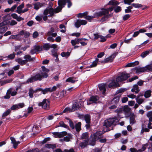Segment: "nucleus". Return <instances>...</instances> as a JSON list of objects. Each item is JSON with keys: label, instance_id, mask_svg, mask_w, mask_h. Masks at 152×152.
Returning <instances> with one entry per match:
<instances>
[{"label": "nucleus", "instance_id": "nucleus-1", "mask_svg": "<svg viewBox=\"0 0 152 152\" xmlns=\"http://www.w3.org/2000/svg\"><path fill=\"white\" fill-rule=\"evenodd\" d=\"M55 13L54 9L53 8L50 7L49 8L46 9L44 11L43 14L41 16H37L35 19L38 21H40L42 18L45 21L47 20L48 17H51L53 16Z\"/></svg>", "mask_w": 152, "mask_h": 152}, {"label": "nucleus", "instance_id": "nucleus-2", "mask_svg": "<svg viewBox=\"0 0 152 152\" xmlns=\"http://www.w3.org/2000/svg\"><path fill=\"white\" fill-rule=\"evenodd\" d=\"M48 77V75L46 73H43L41 72L37 73L34 76L28 79L26 83H29L37 80L40 81L43 78H46Z\"/></svg>", "mask_w": 152, "mask_h": 152}, {"label": "nucleus", "instance_id": "nucleus-3", "mask_svg": "<svg viewBox=\"0 0 152 152\" xmlns=\"http://www.w3.org/2000/svg\"><path fill=\"white\" fill-rule=\"evenodd\" d=\"M113 8V7H110L107 9H102L101 12L102 14V15H104V16L101 18L100 21L103 22L107 20L111 16V15L109 14V12L112 11Z\"/></svg>", "mask_w": 152, "mask_h": 152}, {"label": "nucleus", "instance_id": "nucleus-4", "mask_svg": "<svg viewBox=\"0 0 152 152\" xmlns=\"http://www.w3.org/2000/svg\"><path fill=\"white\" fill-rule=\"evenodd\" d=\"M118 122V120L116 117L110 118L104 121L103 126L108 128L113 125H116Z\"/></svg>", "mask_w": 152, "mask_h": 152}, {"label": "nucleus", "instance_id": "nucleus-5", "mask_svg": "<svg viewBox=\"0 0 152 152\" xmlns=\"http://www.w3.org/2000/svg\"><path fill=\"white\" fill-rule=\"evenodd\" d=\"M66 3L65 0H59L58 1V6L54 10L55 13H57L61 11L62 8L65 5Z\"/></svg>", "mask_w": 152, "mask_h": 152}, {"label": "nucleus", "instance_id": "nucleus-6", "mask_svg": "<svg viewBox=\"0 0 152 152\" xmlns=\"http://www.w3.org/2000/svg\"><path fill=\"white\" fill-rule=\"evenodd\" d=\"M38 105L43 109L48 110L50 108V102L48 99H45L42 102L39 103Z\"/></svg>", "mask_w": 152, "mask_h": 152}, {"label": "nucleus", "instance_id": "nucleus-7", "mask_svg": "<svg viewBox=\"0 0 152 152\" xmlns=\"http://www.w3.org/2000/svg\"><path fill=\"white\" fill-rule=\"evenodd\" d=\"M83 104V102L80 100L79 101H76L74 103L71 109V111H74L80 108Z\"/></svg>", "mask_w": 152, "mask_h": 152}, {"label": "nucleus", "instance_id": "nucleus-8", "mask_svg": "<svg viewBox=\"0 0 152 152\" xmlns=\"http://www.w3.org/2000/svg\"><path fill=\"white\" fill-rule=\"evenodd\" d=\"M129 77V74L122 72L119 74L118 76L116 78V81L119 82H121L126 80Z\"/></svg>", "mask_w": 152, "mask_h": 152}, {"label": "nucleus", "instance_id": "nucleus-9", "mask_svg": "<svg viewBox=\"0 0 152 152\" xmlns=\"http://www.w3.org/2000/svg\"><path fill=\"white\" fill-rule=\"evenodd\" d=\"M100 134L101 133L100 132H97L91 135L92 143H90L91 145H95V141L101 137V135Z\"/></svg>", "mask_w": 152, "mask_h": 152}, {"label": "nucleus", "instance_id": "nucleus-10", "mask_svg": "<svg viewBox=\"0 0 152 152\" xmlns=\"http://www.w3.org/2000/svg\"><path fill=\"white\" fill-rule=\"evenodd\" d=\"M117 55V53L116 52L114 53L109 57L105 58L103 61H102L101 62V63H104L111 62L113 61L114 58Z\"/></svg>", "mask_w": 152, "mask_h": 152}, {"label": "nucleus", "instance_id": "nucleus-11", "mask_svg": "<svg viewBox=\"0 0 152 152\" xmlns=\"http://www.w3.org/2000/svg\"><path fill=\"white\" fill-rule=\"evenodd\" d=\"M56 89V86H53L52 88H48L44 89H41L42 93L43 94H45L48 92H51L55 91Z\"/></svg>", "mask_w": 152, "mask_h": 152}, {"label": "nucleus", "instance_id": "nucleus-12", "mask_svg": "<svg viewBox=\"0 0 152 152\" xmlns=\"http://www.w3.org/2000/svg\"><path fill=\"white\" fill-rule=\"evenodd\" d=\"M42 50V47L39 45L35 46L31 49L30 52L32 54L35 53L37 52H39Z\"/></svg>", "mask_w": 152, "mask_h": 152}, {"label": "nucleus", "instance_id": "nucleus-13", "mask_svg": "<svg viewBox=\"0 0 152 152\" xmlns=\"http://www.w3.org/2000/svg\"><path fill=\"white\" fill-rule=\"evenodd\" d=\"M87 23V21L83 20H77L75 23V25L76 27L79 28L81 25H85Z\"/></svg>", "mask_w": 152, "mask_h": 152}, {"label": "nucleus", "instance_id": "nucleus-14", "mask_svg": "<svg viewBox=\"0 0 152 152\" xmlns=\"http://www.w3.org/2000/svg\"><path fill=\"white\" fill-rule=\"evenodd\" d=\"M17 92L16 91L12 90H9L7 91V95L4 96V98L6 99H8L10 98V94L12 96H14L16 95Z\"/></svg>", "mask_w": 152, "mask_h": 152}, {"label": "nucleus", "instance_id": "nucleus-15", "mask_svg": "<svg viewBox=\"0 0 152 152\" xmlns=\"http://www.w3.org/2000/svg\"><path fill=\"white\" fill-rule=\"evenodd\" d=\"M9 16L7 15L4 17V21L0 23V28L5 26L6 25L10 23V21L8 20H7V19H9Z\"/></svg>", "mask_w": 152, "mask_h": 152}, {"label": "nucleus", "instance_id": "nucleus-16", "mask_svg": "<svg viewBox=\"0 0 152 152\" xmlns=\"http://www.w3.org/2000/svg\"><path fill=\"white\" fill-rule=\"evenodd\" d=\"M99 99V97L97 96H92L89 99L88 102H87L88 104L89 105L91 103H96Z\"/></svg>", "mask_w": 152, "mask_h": 152}, {"label": "nucleus", "instance_id": "nucleus-17", "mask_svg": "<svg viewBox=\"0 0 152 152\" xmlns=\"http://www.w3.org/2000/svg\"><path fill=\"white\" fill-rule=\"evenodd\" d=\"M56 147V145L55 144H47L45 145V146L42 149H43V151H45V152H47V151L46 150V148H52L53 149Z\"/></svg>", "mask_w": 152, "mask_h": 152}, {"label": "nucleus", "instance_id": "nucleus-18", "mask_svg": "<svg viewBox=\"0 0 152 152\" xmlns=\"http://www.w3.org/2000/svg\"><path fill=\"white\" fill-rule=\"evenodd\" d=\"M107 85L106 84L102 83L98 85V87L100 91H102V94H104L106 90V87Z\"/></svg>", "mask_w": 152, "mask_h": 152}, {"label": "nucleus", "instance_id": "nucleus-19", "mask_svg": "<svg viewBox=\"0 0 152 152\" xmlns=\"http://www.w3.org/2000/svg\"><path fill=\"white\" fill-rule=\"evenodd\" d=\"M24 104L23 103H20L18 104H15L12 106L11 109L12 110L18 109L20 108H22L24 106Z\"/></svg>", "mask_w": 152, "mask_h": 152}, {"label": "nucleus", "instance_id": "nucleus-20", "mask_svg": "<svg viewBox=\"0 0 152 152\" xmlns=\"http://www.w3.org/2000/svg\"><path fill=\"white\" fill-rule=\"evenodd\" d=\"M118 82L116 81V82L114 80L112 81L108 85L109 88L116 87L119 86Z\"/></svg>", "mask_w": 152, "mask_h": 152}, {"label": "nucleus", "instance_id": "nucleus-21", "mask_svg": "<svg viewBox=\"0 0 152 152\" xmlns=\"http://www.w3.org/2000/svg\"><path fill=\"white\" fill-rule=\"evenodd\" d=\"M53 134L55 136V137H58L59 138H61L66 135L67 133L65 132H61L54 133Z\"/></svg>", "mask_w": 152, "mask_h": 152}, {"label": "nucleus", "instance_id": "nucleus-22", "mask_svg": "<svg viewBox=\"0 0 152 152\" xmlns=\"http://www.w3.org/2000/svg\"><path fill=\"white\" fill-rule=\"evenodd\" d=\"M10 139L12 143L13 144V147L15 148H16L18 145L20 143L19 141H16L14 138L11 137Z\"/></svg>", "mask_w": 152, "mask_h": 152}, {"label": "nucleus", "instance_id": "nucleus-23", "mask_svg": "<svg viewBox=\"0 0 152 152\" xmlns=\"http://www.w3.org/2000/svg\"><path fill=\"white\" fill-rule=\"evenodd\" d=\"M131 91L132 92H134L135 94H137L138 93L140 90L137 84H135L133 85L132 88L131 89Z\"/></svg>", "mask_w": 152, "mask_h": 152}, {"label": "nucleus", "instance_id": "nucleus-24", "mask_svg": "<svg viewBox=\"0 0 152 152\" xmlns=\"http://www.w3.org/2000/svg\"><path fill=\"white\" fill-rule=\"evenodd\" d=\"M130 124L132 125L135 123V115L134 114L132 113L130 114L129 115Z\"/></svg>", "mask_w": 152, "mask_h": 152}, {"label": "nucleus", "instance_id": "nucleus-25", "mask_svg": "<svg viewBox=\"0 0 152 152\" xmlns=\"http://www.w3.org/2000/svg\"><path fill=\"white\" fill-rule=\"evenodd\" d=\"M54 29L53 28H51L50 30L47 33V35L48 36H52V37H55L57 35V34L56 32H54Z\"/></svg>", "mask_w": 152, "mask_h": 152}, {"label": "nucleus", "instance_id": "nucleus-26", "mask_svg": "<svg viewBox=\"0 0 152 152\" xmlns=\"http://www.w3.org/2000/svg\"><path fill=\"white\" fill-rule=\"evenodd\" d=\"M77 80L75 77H69L66 80V82H70L72 83H74Z\"/></svg>", "mask_w": 152, "mask_h": 152}, {"label": "nucleus", "instance_id": "nucleus-27", "mask_svg": "<svg viewBox=\"0 0 152 152\" xmlns=\"http://www.w3.org/2000/svg\"><path fill=\"white\" fill-rule=\"evenodd\" d=\"M24 3H22L21 4L17 7V10L16 12L19 14L22 13V9L24 8Z\"/></svg>", "mask_w": 152, "mask_h": 152}, {"label": "nucleus", "instance_id": "nucleus-28", "mask_svg": "<svg viewBox=\"0 0 152 152\" xmlns=\"http://www.w3.org/2000/svg\"><path fill=\"white\" fill-rule=\"evenodd\" d=\"M72 138V135L71 134H69L68 136L64 137L63 139H60V141H69Z\"/></svg>", "mask_w": 152, "mask_h": 152}, {"label": "nucleus", "instance_id": "nucleus-29", "mask_svg": "<svg viewBox=\"0 0 152 152\" xmlns=\"http://www.w3.org/2000/svg\"><path fill=\"white\" fill-rule=\"evenodd\" d=\"M16 61L21 66L25 64L28 62L26 60H22L20 58H18L16 60Z\"/></svg>", "mask_w": 152, "mask_h": 152}, {"label": "nucleus", "instance_id": "nucleus-30", "mask_svg": "<svg viewBox=\"0 0 152 152\" xmlns=\"http://www.w3.org/2000/svg\"><path fill=\"white\" fill-rule=\"evenodd\" d=\"M81 139L84 140V141L88 142V135L87 132L83 133L81 136Z\"/></svg>", "mask_w": 152, "mask_h": 152}, {"label": "nucleus", "instance_id": "nucleus-31", "mask_svg": "<svg viewBox=\"0 0 152 152\" xmlns=\"http://www.w3.org/2000/svg\"><path fill=\"white\" fill-rule=\"evenodd\" d=\"M82 116L83 117L87 123H89L91 120V117L90 115L87 114L85 115H82Z\"/></svg>", "mask_w": 152, "mask_h": 152}, {"label": "nucleus", "instance_id": "nucleus-32", "mask_svg": "<svg viewBox=\"0 0 152 152\" xmlns=\"http://www.w3.org/2000/svg\"><path fill=\"white\" fill-rule=\"evenodd\" d=\"M43 4L42 3L37 2L34 4V8L36 10H38L40 7L43 6Z\"/></svg>", "mask_w": 152, "mask_h": 152}, {"label": "nucleus", "instance_id": "nucleus-33", "mask_svg": "<svg viewBox=\"0 0 152 152\" xmlns=\"http://www.w3.org/2000/svg\"><path fill=\"white\" fill-rule=\"evenodd\" d=\"M145 67H143L141 68H135L136 73H139L143 72H146L145 70Z\"/></svg>", "mask_w": 152, "mask_h": 152}, {"label": "nucleus", "instance_id": "nucleus-34", "mask_svg": "<svg viewBox=\"0 0 152 152\" xmlns=\"http://www.w3.org/2000/svg\"><path fill=\"white\" fill-rule=\"evenodd\" d=\"M139 64V61H135L134 62L132 63H130L126 65L125 67H132L134 66L135 65H137L138 64Z\"/></svg>", "mask_w": 152, "mask_h": 152}, {"label": "nucleus", "instance_id": "nucleus-35", "mask_svg": "<svg viewBox=\"0 0 152 152\" xmlns=\"http://www.w3.org/2000/svg\"><path fill=\"white\" fill-rule=\"evenodd\" d=\"M81 125L80 122H79L76 124L75 128L77 132H79L81 130Z\"/></svg>", "mask_w": 152, "mask_h": 152}, {"label": "nucleus", "instance_id": "nucleus-36", "mask_svg": "<svg viewBox=\"0 0 152 152\" xmlns=\"http://www.w3.org/2000/svg\"><path fill=\"white\" fill-rule=\"evenodd\" d=\"M119 3L117 1L114 0H111L108 3V4L112 6H115L119 5Z\"/></svg>", "mask_w": 152, "mask_h": 152}, {"label": "nucleus", "instance_id": "nucleus-37", "mask_svg": "<svg viewBox=\"0 0 152 152\" xmlns=\"http://www.w3.org/2000/svg\"><path fill=\"white\" fill-rule=\"evenodd\" d=\"M101 61H99V59L98 58H96L95 60L93 61L92 64L90 65L91 67H95L97 65V64L99 62H100Z\"/></svg>", "mask_w": 152, "mask_h": 152}, {"label": "nucleus", "instance_id": "nucleus-38", "mask_svg": "<svg viewBox=\"0 0 152 152\" xmlns=\"http://www.w3.org/2000/svg\"><path fill=\"white\" fill-rule=\"evenodd\" d=\"M23 58L25 59V60L27 61H30L33 60L34 58H31V56L28 55H26L24 56Z\"/></svg>", "mask_w": 152, "mask_h": 152}, {"label": "nucleus", "instance_id": "nucleus-39", "mask_svg": "<svg viewBox=\"0 0 152 152\" xmlns=\"http://www.w3.org/2000/svg\"><path fill=\"white\" fill-rule=\"evenodd\" d=\"M32 131L33 132L38 133L39 131V127L37 125H34L33 127Z\"/></svg>", "mask_w": 152, "mask_h": 152}, {"label": "nucleus", "instance_id": "nucleus-40", "mask_svg": "<svg viewBox=\"0 0 152 152\" xmlns=\"http://www.w3.org/2000/svg\"><path fill=\"white\" fill-rule=\"evenodd\" d=\"M66 94V91L65 90H62L59 91L58 94L59 98H61L64 97Z\"/></svg>", "mask_w": 152, "mask_h": 152}, {"label": "nucleus", "instance_id": "nucleus-41", "mask_svg": "<svg viewBox=\"0 0 152 152\" xmlns=\"http://www.w3.org/2000/svg\"><path fill=\"white\" fill-rule=\"evenodd\" d=\"M136 102L138 104L140 105L144 102V99L140 98L137 97L136 98Z\"/></svg>", "mask_w": 152, "mask_h": 152}, {"label": "nucleus", "instance_id": "nucleus-42", "mask_svg": "<svg viewBox=\"0 0 152 152\" xmlns=\"http://www.w3.org/2000/svg\"><path fill=\"white\" fill-rule=\"evenodd\" d=\"M151 91L150 90H148L145 91L144 94V96L146 98L149 97L151 94Z\"/></svg>", "mask_w": 152, "mask_h": 152}, {"label": "nucleus", "instance_id": "nucleus-43", "mask_svg": "<svg viewBox=\"0 0 152 152\" xmlns=\"http://www.w3.org/2000/svg\"><path fill=\"white\" fill-rule=\"evenodd\" d=\"M102 14L101 11L95 12L93 15V18H95L100 17L102 16Z\"/></svg>", "mask_w": 152, "mask_h": 152}, {"label": "nucleus", "instance_id": "nucleus-44", "mask_svg": "<svg viewBox=\"0 0 152 152\" xmlns=\"http://www.w3.org/2000/svg\"><path fill=\"white\" fill-rule=\"evenodd\" d=\"M42 48L44 50H48L50 48V45L48 43L45 44L43 45Z\"/></svg>", "mask_w": 152, "mask_h": 152}, {"label": "nucleus", "instance_id": "nucleus-45", "mask_svg": "<svg viewBox=\"0 0 152 152\" xmlns=\"http://www.w3.org/2000/svg\"><path fill=\"white\" fill-rule=\"evenodd\" d=\"M144 67L146 68L145 69L146 72L151 70H152V61L151 62L150 64L147 65Z\"/></svg>", "mask_w": 152, "mask_h": 152}, {"label": "nucleus", "instance_id": "nucleus-46", "mask_svg": "<svg viewBox=\"0 0 152 152\" xmlns=\"http://www.w3.org/2000/svg\"><path fill=\"white\" fill-rule=\"evenodd\" d=\"M71 42L73 46H75L76 44H79L80 43L79 40L77 39V38L72 40Z\"/></svg>", "mask_w": 152, "mask_h": 152}, {"label": "nucleus", "instance_id": "nucleus-47", "mask_svg": "<svg viewBox=\"0 0 152 152\" xmlns=\"http://www.w3.org/2000/svg\"><path fill=\"white\" fill-rule=\"evenodd\" d=\"M61 55L62 57H65L67 58L69 56L70 53L68 52H63L61 53Z\"/></svg>", "mask_w": 152, "mask_h": 152}, {"label": "nucleus", "instance_id": "nucleus-48", "mask_svg": "<svg viewBox=\"0 0 152 152\" xmlns=\"http://www.w3.org/2000/svg\"><path fill=\"white\" fill-rule=\"evenodd\" d=\"M23 32L21 31L17 35V40H20L23 38Z\"/></svg>", "mask_w": 152, "mask_h": 152}, {"label": "nucleus", "instance_id": "nucleus-49", "mask_svg": "<svg viewBox=\"0 0 152 152\" xmlns=\"http://www.w3.org/2000/svg\"><path fill=\"white\" fill-rule=\"evenodd\" d=\"M88 142L84 141L83 142L80 143V145L82 148H84L88 145Z\"/></svg>", "mask_w": 152, "mask_h": 152}, {"label": "nucleus", "instance_id": "nucleus-50", "mask_svg": "<svg viewBox=\"0 0 152 152\" xmlns=\"http://www.w3.org/2000/svg\"><path fill=\"white\" fill-rule=\"evenodd\" d=\"M22 31L23 32V35H24V37L25 38H27L29 37L30 35L29 32L24 30H22Z\"/></svg>", "mask_w": 152, "mask_h": 152}, {"label": "nucleus", "instance_id": "nucleus-51", "mask_svg": "<svg viewBox=\"0 0 152 152\" xmlns=\"http://www.w3.org/2000/svg\"><path fill=\"white\" fill-rule=\"evenodd\" d=\"M26 152H45L43 151V149H41V150L39 151V149L37 148L32 150H29Z\"/></svg>", "mask_w": 152, "mask_h": 152}, {"label": "nucleus", "instance_id": "nucleus-52", "mask_svg": "<svg viewBox=\"0 0 152 152\" xmlns=\"http://www.w3.org/2000/svg\"><path fill=\"white\" fill-rule=\"evenodd\" d=\"M8 29L7 26H4L3 27L0 28V32L1 33H3L5 32Z\"/></svg>", "mask_w": 152, "mask_h": 152}, {"label": "nucleus", "instance_id": "nucleus-53", "mask_svg": "<svg viewBox=\"0 0 152 152\" xmlns=\"http://www.w3.org/2000/svg\"><path fill=\"white\" fill-rule=\"evenodd\" d=\"M11 112V110L10 109H9L8 110H7L6 111L4 112L2 115V117H5L7 116V115H8Z\"/></svg>", "mask_w": 152, "mask_h": 152}, {"label": "nucleus", "instance_id": "nucleus-54", "mask_svg": "<svg viewBox=\"0 0 152 152\" xmlns=\"http://www.w3.org/2000/svg\"><path fill=\"white\" fill-rule=\"evenodd\" d=\"M52 54L53 56L56 57V59H58V55L57 52L54 50H52L51 51Z\"/></svg>", "mask_w": 152, "mask_h": 152}, {"label": "nucleus", "instance_id": "nucleus-55", "mask_svg": "<svg viewBox=\"0 0 152 152\" xmlns=\"http://www.w3.org/2000/svg\"><path fill=\"white\" fill-rule=\"evenodd\" d=\"M59 126H61L65 128H67L68 127V126L65 124L64 122L62 121H60L59 122Z\"/></svg>", "mask_w": 152, "mask_h": 152}, {"label": "nucleus", "instance_id": "nucleus-56", "mask_svg": "<svg viewBox=\"0 0 152 152\" xmlns=\"http://www.w3.org/2000/svg\"><path fill=\"white\" fill-rule=\"evenodd\" d=\"M34 93V91L32 89H30L29 91L28 94L30 98L33 97V94Z\"/></svg>", "mask_w": 152, "mask_h": 152}, {"label": "nucleus", "instance_id": "nucleus-57", "mask_svg": "<svg viewBox=\"0 0 152 152\" xmlns=\"http://www.w3.org/2000/svg\"><path fill=\"white\" fill-rule=\"evenodd\" d=\"M149 52L148 51H146L142 53L141 55V56L143 58H144L147 56L149 53Z\"/></svg>", "mask_w": 152, "mask_h": 152}, {"label": "nucleus", "instance_id": "nucleus-58", "mask_svg": "<svg viewBox=\"0 0 152 152\" xmlns=\"http://www.w3.org/2000/svg\"><path fill=\"white\" fill-rule=\"evenodd\" d=\"M149 131L148 129L147 128H144V127L142 126V130L141 131V133L142 134L144 132H148Z\"/></svg>", "mask_w": 152, "mask_h": 152}, {"label": "nucleus", "instance_id": "nucleus-59", "mask_svg": "<svg viewBox=\"0 0 152 152\" xmlns=\"http://www.w3.org/2000/svg\"><path fill=\"white\" fill-rule=\"evenodd\" d=\"M15 56V54L14 53H13L12 54H11L9 55L7 57V58H9L10 59H12L14 58Z\"/></svg>", "mask_w": 152, "mask_h": 152}, {"label": "nucleus", "instance_id": "nucleus-60", "mask_svg": "<svg viewBox=\"0 0 152 152\" xmlns=\"http://www.w3.org/2000/svg\"><path fill=\"white\" fill-rule=\"evenodd\" d=\"M71 111V109L69 107H67L62 112L63 113H68Z\"/></svg>", "mask_w": 152, "mask_h": 152}, {"label": "nucleus", "instance_id": "nucleus-61", "mask_svg": "<svg viewBox=\"0 0 152 152\" xmlns=\"http://www.w3.org/2000/svg\"><path fill=\"white\" fill-rule=\"evenodd\" d=\"M87 13L86 12L83 13H80L78 14L77 17L78 18H82L83 17L87 15Z\"/></svg>", "mask_w": 152, "mask_h": 152}, {"label": "nucleus", "instance_id": "nucleus-62", "mask_svg": "<svg viewBox=\"0 0 152 152\" xmlns=\"http://www.w3.org/2000/svg\"><path fill=\"white\" fill-rule=\"evenodd\" d=\"M134 0H124V2L125 4L130 5L131 3L134 1Z\"/></svg>", "mask_w": 152, "mask_h": 152}, {"label": "nucleus", "instance_id": "nucleus-63", "mask_svg": "<svg viewBox=\"0 0 152 152\" xmlns=\"http://www.w3.org/2000/svg\"><path fill=\"white\" fill-rule=\"evenodd\" d=\"M121 10V8L120 6H117L114 8V11L116 13H118Z\"/></svg>", "mask_w": 152, "mask_h": 152}, {"label": "nucleus", "instance_id": "nucleus-64", "mask_svg": "<svg viewBox=\"0 0 152 152\" xmlns=\"http://www.w3.org/2000/svg\"><path fill=\"white\" fill-rule=\"evenodd\" d=\"M41 68L42 71L44 72L43 73H46L47 74V73L49 71V69L46 68L44 66H42Z\"/></svg>", "mask_w": 152, "mask_h": 152}]
</instances>
